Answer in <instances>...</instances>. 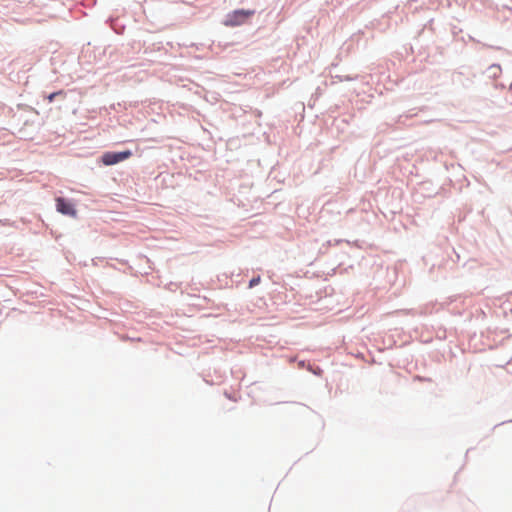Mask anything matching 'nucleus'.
Masks as SVG:
<instances>
[{
	"label": "nucleus",
	"instance_id": "f257e3e1",
	"mask_svg": "<svg viewBox=\"0 0 512 512\" xmlns=\"http://www.w3.org/2000/svg\"><path fill=\"white\" fill-rule=\"evenodd\" d=\"M254 10H244L239 9L235 10L232 13L227 15V18L225 20V25L230 27L240 26L254 15Z\"/></svg>",
	"mask_w": 512,
	"mask_h": 512
},
{
	"label": "nucleus",
	"instance_id": "f03ea898",
	"mask_svg": "<svg viewBox=\"0 0 512 512\" xmlns=\"http://www.w3.org/2000/svg\"><path fill=\"white\" fill-rule=\"evenodd\" d=\"M131 155L132 153L129 150L122 152H106L102 156V162L104 165L110 166L128 159Z\"/></svg>",
	"mask_w": 512,
	"mask_h": 512
},
{
	"label": "nucleus",
	"instance_id": "7ed1b4c3",
	"mask_svg": "<svg viewBox=\"0 0 512 512\" xmlns=\"http://www.w3.org/2000/svg\"><path fill=\"white\" fill-rule=\"evenodd\" d=\"M56 208L57 211L60 212L61 214L76 217L77 211L74 208L73 204L66 201L64 198L58 197L56 199Z\"/></svg>",
	"mask_w": 512,
	"mask_h": 512
},
{
	"label": "nucleus",
	"instance_id": "20e7f679",
	"mask_svg": "<svg viewBox=\"0 0 512 512\" xmlns=\"http://www.w3.org/2000/svg\"><path fill=\"white\" fill-rule=\"evenodd\" d=\"M260 277L252 278L249 282V287L252 288L260 283Z\"/></svg>",
	"mask_w": 512,
	"mask_h": 512
},
{
	"label": "nucleus",
	"instance_id": "39448f33",
	"mask_svg": "<svg viewBox=\"0 0 512 512\" xmlns=\"http://www.w3.org/2000/svg\"><path fill=\"white\" fill-rule=\"evenodd\" d=\"M61 94H64V92H63V91L53 92V93H51V94L47 97V99H48V101H49V102H52V101L55 99V97H56L57 95H61Z\"/></svg>",
	"mask_w": 512,
	"mask_h": 512
}]
</instances>
